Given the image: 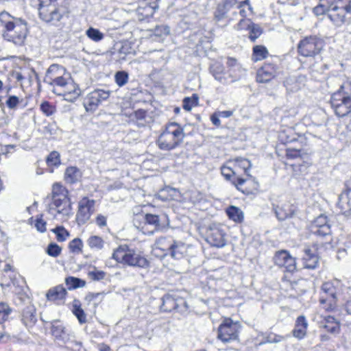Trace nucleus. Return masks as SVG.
<instances>
[{
	"instance_id": "f257e3e1",
	"label": "nucleus",
	"mask_w": 351,
	"mask_h": 351,
	"mask_svg": "<svg viewBox=\"0 0 351 351\" xmlns=\"http://www.w3.org/2000/svg\"><path fill=\"white\" fill-rule=\"evenodd\" d=\"M313 12L319 16L328 12L331 21L337 26H341L351 19V0H320Z\"/></svg>"
},
{
	"instance_id": "f03ea898",
	"label": "nucleus",
	"mask_w": 351,
	"mask_h": 351,
	"mask_svg": "<svg viewBox=\"0 0 351 351\" xmlns=\"http://www.w3.org/2000/svg\"><path fill=\"white\" fill-rule=\"evenodd\" d=\"M0 23L3 27L2 36L5 40L19 46L24 44L28 32L25 20L3 11L0 13Z\"/></svg>"
},
{
	"instance_id": "7ed1b4c3",
	"label": "nucleus",
	"mask_w": 351,
	"mask_h": 351,
	"mask_svg": "<svg viewBox=\"0 0 351 351\" xmlns=\"http://www.w3.org/2000/svg\"><path fill=\"white\" fill-rule=\"evenodd\" d=\"M330 104L335 114L344 117L351 113V80L343 82L330 97Z\"/></svg>"
},
{
	"instance_id": "20e7f679",
	"label": "nucleus",
	"mask_w": 351,
	"mask_h": 351,
	"mask_svg": "<svg viewBox=\"0 0 351 351\" xmlns=\"http://www.w3.org/2000/svg\"><path fill=\"white\" fill-rule=\"evenodd\" d=\"M49 86H51L53 93L63 95L65 100L69 101H74L81 93L78 85L73 82L70 74L66 71L64 74L58 76Z\"/></svg>"
},
{
	"instance_id": "39448f33",
	"label": "nucleus",
	"mask_w": 351,
	"mask_h": 351,
	"mask_svg": "<svg viewBox=\"0 0 351 351\" xmlns=\"http://www.w3.org/2000/svg\"><path fill=\"white\" fill-rule=\"evenodd\" d=\"M112 257L117 263L130 267L147 268L149 266L145 257L127 245H121L114 250Z\"/></svg>"
},
{
	"instance_id": "423d86ee",
	"label": "nucleus",
	"mask_w": 351,
	"mask_h": 351,
	"mask_svg": "<svg viewBox=\"0 0 351 351\" xmlns=\"http://www.w3.org/2000/svg\"><path fill=\"white\" fill-rule=\"evenodd\" d=\"M184 138L183 129L176 123H170L159 136L157 144L160 149L169 151L181 144Z\"/></svg>"
},
{
	"instance_id": "0eeeda50",
	"label": "nucleus",
	"mask_w": 351,
	"mask_h": 351,
	"mask_svg": "<svg viewBox=\"0 0 351 351\" xmlns=\"http://www.w3.org/2000/svg\"><path fill=\"white\" fill-rule=\"evenodd\" d=\"M50 210H56L59 214L69 215L71 210V202L68 197V191L58 183H55L52 188V202Z\"/></svg>"
},
{
	"instance_id": "6e6552de",
	"label": "nucleus",
	"mask_w": 351,
	"mask_h": 351,
	"mask_svg": "<svg viewBox=\"0 0 351 351\" xmlns=\"http://www.w3.org/2000/svg\"><path fill=\"white\" fill-rule=\"evenodd\" d=\"M324 47V41L317 36H306L298 45V53L304 57H315Z\"/></svg>"
},
{
	"instance_id": "1a4fd4ad",
	"label": "nucleus",
	"mask_w": 351,
	"mask_h": 351,
	"mask_svg": "<svg viewBox=\"0 0 351 351\" xmlns=\"http://www.w3.org/2000/svg\"><path fill=\"white\" fill-rule=\"evenodd\" d=\"M38 14L42 21L53 25L60 21L62 17L60 8L52 0H49L48 3L41 1L38 6Z\"/></svg>"
},
{
	"instance_id": "9d476101",
	"label": "nucleus",
	"mask_w": 351,
	"mask_h": 351,
	"mask_svg": "<svg viewBox=\"0 0 351 351\" xmlns=\"http://www.w3.org/2000/svg\"><path fill=\"white\" fill-rule=\"evenodd\" d=\"M240 324L234 322L230 318L225 319L218 328V338L223 342H230L236 340Z\"/></svg>"
},
{
	"instance_id": "9b49d317",
	"label": "nucleus",
	"mask_w": 351,
	"mask_h": 351,
	"mask_svg": "<svg viewBox=\"0 0 351 351\" xmlns=\"http://www.w3.org/2000/svg\"><path fill=\"white\" fill-rule=\"evenodd\" d=\"M156 245L162 251H167L173 258L179 260L182 258L186 251L185 246L182 242L168 241L167 238H160Z\"/></svg>"
},
{
	"instance_id": "f8f14e48",
	"label": "nucleus",
	"mask_w": 351,
	"mask_h": 351,
	"mask_svg": "<svg viewBox=\"0 0 351 351\" xmlns=\"http://www.w3.org/2000/svg\"><path fill=\"white\" fill-rule=\"evenodd\" d=\"M51 334L54 341L60 346L66 344L73 337V333L58 320L52 322Z\"/></svg>"
},
{
	"instance_id": "ddd939ff",
	"label": "nucleus",
	"mask_w": 351,
	"mask_h": 351,
	"mask_svg": "<svg viewBox=\"0 0 351 351\" xmlns=\"http://www.w3.org/2000/svg\"><path fill=\"white\" fill-rule=\"evenodd\" d=\"M319 302L323 305V308L327 311H332L335 308L336 292L331 283L325 282L322 285Z\"/></svg>"
},
{
	"instance_id": "4468645a",
	"label": "nucleus",
	"mask_w": 351,
	"mask_h": 351,
	"mask_svg": "<svg viewBox=\"0 0 351 351\" xmlns=\"http://www.w3.org/2000/svg\"><path fill=\"white\" fill-rule=\"evenodd\" d=\"M95 201L88 197L82 198L78 204V210L76 215V221L78 225H84L94 213Z\"/></svg>"
},
{
	"instance_id": "2eb2a0df",
	"label": "nucleus",
	"mask_w": 351,
	"mask_h": 351,
	"mask_svg": "<svg viewBox=\"0 0 351 351\" xmlns=\"http://www.w3.org/2000/svg\"><path fill=\"white\" fill-rule=\"evenodd\" d=\"M225 232L217 224H211L206 230V241L212 246L222 247L226 245Z\"/></svg>"
},
{
	"instance_id": "dca6fc26",
	"label": "nucleus",
	"mask_w": 351,
	"mask_h": 351,
	"mask_svg": "<svg viewBox=\"0 0 351 351\" xmlns=\"http://www.w3.org/2000/svg\"><path fill=\"white\" fill-rule=\"evenodd\" d=\"M310 230L313 234L317 237H330L331 228L328 223L327 217L324 215H320L312 222Z\"/></svg>"
},
{
	"instance_id": "f3484780",
	"label": "nucleus",
	"mask_w": 351,
	"mask_h": 351,
	"mask_svg": "<svg viewBox=\"0 0 351 351\" xmlns=\"http://www.w3.org/2000/svg\"><path fill=\"white\" fill-rule=\"evenodd\" d=\"M276 60L272 62H268L265 64L264 66L258 71L256 76V81L259 83H266L270 81V80L275 75L277 69H278L277 62H278V58H275Z\"/></svg>"
},
{
	"instance_id": "a211bd4d",
	"label": "nucleus",
	"mask_w": 351,
	"mask_h": 351,
	"mask_svg": "<svg viewBox=\"0 0 351 351\" xmlns=\"http://www.w3.org/2000/svg\"><path fill=\"white\" fill-rule=\"evenodd\" d=\"M21 322L28 329L32 328L37 322L36 308L34 306L29 305L25 307L21 313Z\"/></svg>"
},
{
	"instance_id": "6ab92c4d",
	"label": "nucleus",
	"mask_w": 351,
	"mask_h": 351,
	"mask_svg": "<svg viewBox=\"0 0 351 351\" xmlns=\"http://www.w3.org/2000/svg\"><path fill=\"white\" fill-rule=\"evenodd\" d=\"M303 261L305 268L313 269L317 267L319 263V257L315 246H313L312 248L306 247L304 249Z\"/></svg>"
},
{
	"instance_id": "aec40b11",
	"label": "nucleus",
	"mask_w": 351,
	"mask_h": 351,
	"mask_svg": "<svg viewBox=\"0 0 351 351\" xmlns=\"http://www.w3.org/2000/svg\"><path fill=\"white\" fill-rule=\"evenodd\" d=\"M167 217L165 215L159 216L152 214H147L145 216V224L153 226L154 229L151 231L153 234L154 231L162 230L166 226Z\"/></svg>"
},
{
	"instance_id": "412c9836",
	"label": "nucleus",
	"mask_w": 351,
	"mask_h": 351,
	"mask_svg": "<svg viewBox=\"0 0 351 351\" xmlns=\"http://www.w3.org/2000/svg\"><path fill=\"white\" fill-rule=\"evenodd\" d=\"M67 291L62 285L51 288L46 293L47 299L58 304L64 303Z\"/></svg>"
},
{
	"instance_id": "4be33fe9",
	"label": "nucleus",
	"mask_w": 351,
	"mask_h": 351,
	"mask_svg": "<svg viewBox=\"0 0 351 351\" xmlns=\"http://www.w3.org/2000/svg\"><path fill=\"white\" fill-rule=\"evenodd\" d=\"M180 304L186 306L185 301L182 300L178 301L172 295L167 294L162 298L160 309L165 312H171L173 310L178 309Z\"/></svg>"
},
{
	"instance_id": "5701e85b",
	"label": "nucleus",
	"mask_w": 351,
	"mask_h": 351,
	"mask_svg": "<svg viewBox=\"0 0 351 351\" xmlns=\"http://www.w3.org/2000/svg\"><path fill=\"white\" fill-rule=\"evenodd\" d=\"M65 72L66 69L62 66L56 64H51L47 70L43 81L49 85L58 76L64 74Z\"/></svg>"
},
{
	"instance_id": "b1692460",
	"label": "nucleus",
	"mask_w": 351,
	"mask_h": 351,
	"mask_svg": "<svg viewBox=\"0 0 351 351\" xmlns=\"http://www.w3.org/2000/svg\"><path fill=\"white\" fill-rule=\"evenodd\" d=\"M308 323L304 316H299L292 331L293 336L298 339H302L306 335Z\"/></svg>"
},
{
	"instance_id": "393cba45",
	"label": "nucleus",
	"mask_w": 351,
	"mask_h": 351,
	"mask_svg": "<svg viewBox=\"0 0 351 351\" xmlns=\"http://www.w3.org/2000/svg\"><path fill=\"white\" fill-rule=\"evenodd\" d=\"M237 4V0H224L222 3L218 5L215 12V17L217 21H221L226 18L227 12L234 8Z\"/></svg>"
},
{
	"instance_id": "a878e982",
	"label": "nucleus",
	"mask_w": 351,
	"mask_h": 351,
	"mask_svg": "<svg viewBox=\"0 0 351 351\" xmlns=\"http://www.w3.org/2000/svg\"><path fill=\"white\" fill-rule=\"evenodd\" d=\"M309 165L310 163L308 161H302L301 158H298L296 161L293 162H287V168L288 167H291L295 175H304L306 173Z\"/></svg>"
},
{
	"instance_id": "bb28decb",
	"label": "nucleus",
	"mask_w": 351,
	"mask_h": 351,
	"mask_svg": "<svg viewBox=\"0 0 351 351\" xmlns=\"http://www.w3.org/2000/svg\"><path fill=\"white\" fill-rule=\"evenodd\" d=\"M337 204L342 211H351V189L343 191L339 196V202Z\"/></svg>"
},
{
	"instance_id": "cd10ccee",
	"label": "nucleus",
	"mask_w": 351,
	"mask_h": 351,
	"mask_svg": "<svg viewBox=\"0 0 351 351\" xmlns=\"http://www.w3.org/2000/svg\"><path fill=\"white\" fill-rule=\"evenodd\" d=\"M81 172L75 167H69L66 169L64 173V180L66 183L73 184L80 180Z\"/></svg>"
},
{
	"instance_id": "c85d7f7f",
	"label": "nucleus",
	"mask_w": 351,
	"mask_h": 351,
	"mask_svg": "<svg viewBox=\"0 0 351 351\" xmlns=\"http://www.w3.org/2000/svg\"><path fill=\"white\" fill-rule=\"evenodd\" d=\"M226 214L230 219L237 223L242 222L244 218L243 211L235 206H230L228 207Z\"/></svg>"
},
{
	"instance_id": "c756f323",
	"label": "nucleus",
	"mask_w": 351,
	"mask_h": 351,
	"mask_svg": "<svg viewBox=\"0 0 351 351\" xmlns=\"http://www.w3.org/2000/svg\"><path fill=\"white\" fill-rule=\"evenodd\" d=\"M321 326L330 333H336L339 330V324L332 316H327Z\"/></svg>"
},
{
	"instance_id": "7c9ffc66",
	"label": "nucleus",
	"mask_w": 351,
	"mask_h": 351,
	"mask_svg": "<svg viewBox=\"0 0 351 351\" xmlns=\"http://www.w3.org/2000/svg\"><path fill=\"white\" fill-rule=\"evenodd\" d=\"M289 282L291 289L295 290L296 295H299L302 294L306 291V281L300 278L297 280L288 279V276L287 275V281Z\"/></svg>"
},
{
	"instance_id": "2f4dec72",
	"label": "nucleus",
	"mask_w": 351,
	"mask_h": 351,
	"mask_svg": "<svg viewBox=\"0 0 351 351\" xmlns=\"http://www.w3.org/2000/svg\"><path fill=\"white\" fill-rule=\"evenodd\" d=\"M83 105L87 112H93L97 108L99 103L91 92L84 98Z\"/></svg>"
},
{
	"instance_id": "473e14b6",
	"label": "nucleus",
	"mask_w": 351,
	"mask_h": 351,
	"mask_svg": "<svg viewBox=\"0 0 351 351\" xmlns=\"http://www.w3.org/2000/svg\"><path fill=\"white\" fill-rule=\"evenodd\" d=\"M269 52L263 45H256L253 47L252 60L254 62L261 61L267 57Z\"/></svg>"
},
{
	"instance_id": "72a5a7b5",
	"label": "nucleus",
	"mask_w": 351,
	"mask_h": 351,
	"mask_svg": "<svg viewBox=\"0 0 351 351\" xmlns=\"http://www.w3.org/2000/svg\"><path fill=\"white\" fill-rule=\"evenodd\" d=\"M210 72L215 80L222 82L224 77V67L219 62H215L210 66Z\"/></svg>"
},
{
	"instance_id": "f704fd0d",
	"label": "nucleus",
	"mask_w": 351,
	"mask_h": 351,
	"mask_svg": "<svg viewBox=\"0 0 351 351\" xmlns=\"http://www.w3.org/2000/svg\"><path fill=\"white\" fill-rule=\"evenodd\" d=\"M73 313L77 318L80 324H84L86 322V316L84 311V310L81 307V304L79 300H74L73 304Z\"/></svg>"
},
{
	"instance_id": "c9c22d12",
	"label": "nucleus",
	"mask_w": 351,
	"mask_h": 351,
	"mask_svg": "<svg viewBox=\"0 0 351 351\" xmlns=\"http://www.w3.org/2000/svg\"><path fill=\"white\" fill-rule=\"evenodd\" d=\"M65 283L68 286L69 289L84 287L86 285L84 280L73 276L66 278Z\"/></svg>"
},
{
	"instance_id": "e433bc0d",
	"label": "nucleus",
	"mask_w": 351,
	"mask_h": 351,
	"mask_svg": "<svg viewBox=\"0 0 351 351\" xmlns=\"http://www.w3.org/2000/svg\"><path fill=\"white\" fill-rule=\"evenodd\" d=\"M103 298L104 293H88L85 297V300L87 301L88 304L92 303L95 308L101 303Z\"/></svg>"
},
{
	"instance_id": "4c0bfd02",
	"label": "nucleus",
	"mask_w": 351,
	"mask_h": 351,
	"mask_svg": "<svg viewBox=\"0 0 351 351\" xmlns=\"http://www.w3.org/2000/svg\"><path fill=\"white\" fill-rule=\"evenodd\" d=\"M199 97L197 94L191 97H184L182 101V107L186 111H190L193 107L197 106Z\"/></svg>"
},
{
	"instance_id": "58836bf2",
	"label": "nucleus",
	"mask_w": 351,
	"mask_h": 351,
	"mask_svg": "<svg viewBox=\"0 0 351 351\" xmlns=\"http://www.w3.org/2000/svg\"><path fill=\"white\" fill-rule=\"evenodd\" d=\"M86 35L88 36V38L94 42H99L104 37V35L102 32H101L99 29L92 27H89L86 31Z\"/></svg>"
},
{
	"instance_id": "ea45409f",
	"label": "nucleus",
	"mask_w": 351,
	"mask_h": 351,
	"mask_svg": "<svg viewBox=\"0 0 351 351\" xmlns=\"http://www.w3.org/2000/svg\"><path fill=\"white\" fill-rule=\"evenodd\" d=\"M88 245L92 249L101 250L104 247V240L98 236H91L87 240Z\"/></svg>"
},
{
	"instance_id": "a19ab883",
	"label": "nucleus",
	"mask_w": 351,
	"mask_h": 351,
	"mask_svg": "<svg viewBox=\"0 0 351 351\" xmlns=\"http://www.w3.org/2000/svg\"><path fill=\"white\" fill-rule=\"evenodd\" d=\"M249 31V38L252 42H255L256 40L260 37L263 34V29L261 27L256 23H252Z\"/></svg>"
},
{
	"instance_id": "79ce46f5",
	"label": "nucleus",
	"mask_w": 351,
	"mask_h": 351,
	"mask_svg": "<svg viewBox=\"0 0 351 351\" xmlns=\"http://www.w3.org/2000/svg\"><path fill=\"white\" fill-rule=\"evenodd\" d=\"M128 73L125 71H117L114 75L115 82L119 87L126 84L128 81Z\"/></svg>"
},
{
	"instance_id": "37998d69",
	"label": "nucleus",
	"mask_w": 351,
	"mask_h": 351,
	"mask_svg": "<svg viewBox=\"0 0 351 351\" xmlns=\"http://www.w3.org/2000/svg\"><path fill=\"white\" fill-rule=\"evenodd\" d=\"M46 162L49 166L58 167L60 164V154L56 151L51 152L47 157Z\"/></svg>"
},
{
	"instance_id": "c03bdc74",
	"label": "nucleus",
	"mask_w": 351,
	"mask_h": 351,
	"mask_svg": "<svg viewBox=\"0 0 351 351\" xmlns=\"http://www.w3.org/2000/svg\"><path fill=\"white\" fill-rule=\"evenodd\" d=\"M52 231L56 234L57 240L59 242L64 241L69 236V232L63 226H58Z\"/></svg>"
},
{
	"instance_id": "a18cd8bd",
	"label": "nucleus",
	"mask_w": 351,
	"mask_h": 351,
	"mask_svg": "<svg viewBox=\"0 0 351 351\" xmlns=\"http://www.w3.org/2000/svg\"><path fill=\"white\" fill-rule=\"evenodd\" d=\"M12 308L4 302H0V324L7 320Z\"/></svg>"
},
{
	"instance_id": "49530a36",
	"label": "nucleus",
	"mask_w": 351,
	"mask_h": 351,
	"mask_svg": "<svg viewBox=\"0 0 351 351\" xmlns=\"http://www.w3.org/2000/svg\"><path fill=\"white\" fill-rule=\"evenodd\" d=\"M92 93H93V96L96 97L99 104H101L104 101L107 100L109 98L110 94L109 90H104L101 89H96Z\"/></svg>"
},
{
	"instance_id": "de8ad7c7",
	"label": "nucleus",
	"mask_w": 351,
	"mask_h": 351,
	"mask_svg": "<svg viewBox=\"0 0 351 351\" xmlns=\"http://www.w3.org/2000/svg\"><path fill=\"white\" fill-rule=\"evenodd\" d=\"M83 246L82 241L79 238H75L73 239L69 245V249L71 252L73 253H80L82 252V247Z\"/></svg>"
},
{
	"instance_id": "09e8293b",
	"label": "nucleus",
	"mask_w": 351,
	"mask_h": 351,
	"mask_svg": "<svg viewBox=\"0 0 351 351\" xmlns=\"http://www.w3.org/2000/svg\"><path fill=\"white\" fill-rule=\"evenodd\" d=\"M61 247L55 243H51L49 244L46 249L47 254L52 257H57L61 253Z\"/></svg>"
},
{
	"instance_id": "8fccbe9b",
	"label": "nucleus",
	"mask_w": 351,
	"mask_h": 351,
	"mask_svg": "<svg viewBox=\"0 0 351 351\" xmlns=\"http://www.w3.org/2000/svg\"><path fill=\"white\" fill-rule=\"evenodd\" d=\"M221 173L226 180L231 182L234 176L237 174L236 170L232 167L227 166H222L221 168Z\"/></svg>"
},
{
	"instance_id": "3c124183",
	"label": "nucleus",
	"mask_w": 351,
	"mask_h": 351,
	"mask_svg": "<svg viewBox=\"0 0 351 351\" xmlns=\"http://www.w3.org/2000/svg\"><path fill=\"white\" fill-rule=\"evenodd\" d=\"M297 271L295 258L287 251V274Z\"/></svg>"
},
{
	"instance_id": "603ef678",
	"label": "nucleus",
	"mask_w": 351,
	"mask_h": 351,
	"mask_svg": "<svg viewBox=\"0 0 351 351\" xmlns=\"http://www.w3.org/2000/svg\"><path fill=\"white\" fill-rule=\"evenodd\" d=\"M88 276L94 281H99L105 278L106 273L103 271L97 270L94 267V270L88 271Z\"/></svg>"
},
{
	"instance_id": "864d4df0",
	"label": "nucleus",
	"mask_w": 351,
	"mask_h": 351,
	"mask_svg": "<svg viewBox=\"0 0 351 351\" xmlns=\"http://www.w3.org/2000/svg\"><path fill=\"white\" fill-rule=\"evenodd\" d=\"M170 33V29L167 25H158L156 26L154 29V34L158 37H162L169 35Z\"/></svg>"
},
{
	"instance_id": "5fc2aeb1",
	"label": "nucleus",
	"mask_w": 351,
	"mask_h": 351,
	"mask_svg": "<svg viewBox=\"0 0 351 351\" xmlns=\"http://www.w3.org/2000/svg\"><path fill=\"white\" fill-rule=\"evenodd\" d=\"M40 110L47 117L52 115L55 111V107L51 105L48 101L43 102L40 106Z\"/></svg>"
},
{
	"instance_id": "6e6d98bb",
	"label": "nucleus",
	"mask_w": 351,
	"mask_h": 351,
	"mask_svg": "<svg viewBox=\"0 0 351 351\" xmlns=\"http://www.w3.org/2000/svg\"><path fill=\"white\" fill-rule=\"evenodd\" d=\"M253 22L248 19H241L239 23L234 27L237 30H249Z\"/></svg>"
},
{
	"instance_id": "4d7b16f0",
	"label": "nucleus",
	"mask_w": 351,
	"mask_h": 351,
	"mask_svg": "<svg viewBox=\"0 0 351 351\" xmlns=\"http://www.w3.org/2000/svg\"><path fill=\"white\" fill-rule=\"evenodd\" d=\"M274 259L277 265L284 267L285 265V250H282L276 252Z\"/></svg>"
},
{
	"instance_id": "13d9d810",
	"label": "nucleus",
	"mask_w": 351,
	"mask_h": 351,
	"mask_svg": "<svg viewBox=\"0 0 351 351\" xmlns=\"http://www.w3.org/2000/svg\"><path fill=\"white\" fill-rule=\"evenodd\" d=\"M236 165L244 169L245 173L251 167V162L245 158H237Z\"/></svg>"
},
{
	"instance_id": "bf43d9fd",
	"label": "nucleus",
	"mask_w": 351,
	"mask_h": 351,
	"mask_svg": "<svg viewBox=\"0 0 351 351\" xmlns=\"http://www.w3.org/2000/svg\"><path fill=\"white\" fill-rule=\"evenodd\" d=\"M273 210L279 221H283L285 219V211L282 207L280 208L279 206L273 204Z\"/></svg>"
},
{
	"instance_id": "052dcab7",
	"label": "nucleus",
	"mask_w": 351,
	"mask_h": 351,
	"mask_svg": "<svg viewBox=\"0 0 351 351\" xmlns=\"http://www.w3.org/2000/svg\"><path fill=\"white\" fill-rule=\"evenodd\" d=\"M19 103V99L18 97L14 95L9 96L7 99L5 104L10 109L15 108Z\"/></svg>"
},
{
	"instance_id": "680f3d73",
	"label": "nucleus",
	"mask_w": 351,
	"mask_h": 351,
	"mask_svg": "<svg viewBox=\"0 0 351 351\" xmlns=\"http://www.w3.org/2000/svg\"><path fill=\"white\" fill-rule=\"evenodd\" d=\"M244 4L249 5V0H245L241 2L239 5L237 3L236 5H234V8H236L239 11H234L233 14L237 15L239 13L243 17L242 19H245L244 17L245 16V12L243 9L241 8Z\"/></svg>"
},
{
	"instance_id": "e2e57ef3",
	"label": "nucleus",
	"mask_w": 351,
	"mask_h": 351,
	"mask_svg": "<svg viewBox=\"0 0 351 351\" xmlns=\"http://www.w3.org/2000/svg\"><path fill=\"white\" fill-rule=\"evenodd\" d=\"M231 182L238 190H241V187L245 182V180L236 175L231 180Z\"/></svg>"
},
{
	"instance_id": "0e129e2a",
	"label": "nucleus",
	"mask_w": 351,
	"mask_h": 351,
	"mask_svg": "<svg viewBox=\"0 0 351 351\" xmlns=\"http://www.w3.org/2000/svg\"><path fill=\"white\" fill-rule=\"evenodd\" d=\"M35 226L36 229L40 232H44L46 231V222L44 221L42 219H36Z\"/></svg>"
},
{
	"instance_id": "69168bd1",
	"label": "nucleus",
	"mask_w": 351,
	"mask_h": 351,
	"mask_svg": "<svg viewBox=\"0 0 351 351\" xmlns=\"http://www.w3.org/2000/svg\"><path fill=\"white\" fill-rule=\"evenodd\" d=\"M291 149V147H287V160H292L293 158L300 156V150H296L293 153Z\"/></svg>"
},
{
	"instance_id": "338daca9",
	"label": "nucleus",
	"mask_w": 351,
	"mask_h": 351,
	"mask_svg": "<svg viewBox=\"0 0 351 351\" xmlns=\"http://www.w3.org/2000/svg\"><path fill=\"white\" fill-rule=\"evenodd\" d=\"M96 224L101 228L106 226V217L102 215H98L96 217L95 220Z\"/></svg>"
},
{
	"instance_id": "774afa93",
	"label": "nucleus",
	"mask_w": 351,
	"mask_h": 351,
	"mask_svg": "<svg viewBox=\"0 0 351 351\" xmlns=\"http://www.w3.org/2000/svg\"><path fill=\"white\" fill-rule=\"evenodd\" d=\"M134 117L137 120L142 121L146 117V111L142 109H138L134 112Z\"/></svg>"
}]
</instances>
